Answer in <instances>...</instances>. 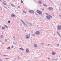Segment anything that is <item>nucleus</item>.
I'll return each mask as SVG.
<instances>
[{"mask_svg":"<svg viewBox=\"0 0 61 61\" xmlns=\"http://www.w3.org/2000/svg\"><path fill=\"white\" fill-rule=\"evenodd\" d=\"M50 17L51 18H52V17L50 15H49V16L48 15L46 16V18L48 20L50 19Z\"/></svg>","mask_w":61,"mask_h":61,"instance_id":"f257e3e1","label":"nucleus"},{"mask_svg":"<svg viewBox=\"0 0 61 61\" xmlns=\"http://www.w3.org/2000/svg\"><path fill=\"white\" fill-rule=\"evenodd\" d=\"M57 28L58 30H61V25H58Z\"/></svg>","mask_w":61,"mask_h":61,"instance_id":"f03ea898","label":"nucleus"},{"mask_svg":"<svg viewBox=\"0 0 61 61\" xmlns=\"http://www.w3.org/2000/svg\"><path fill=\"white\" fill-rule=\"evenodd\" d=\"M37 13H38V14H42V12L39 10H37Z\"/></svg>","mask_w":61,"mask_h":61,"instance_id":"7ed1b4c3","label":"nucleus"},{"mask_svg":"<svg viewBox=\"0 0 61 61\" xmlns=\"http://www.w3.org/2000/svg\"><path fill=\"white\" fill-rule=\"evenodd\" d=\"M36 35H39L40 34V32L39 31H37L36 32Z\"/></svg>","mask_w":61,"mask_h":61,"instance_id":"20e7f679","label":"nucleus"},{"mask_svg":"<svg viewBox=\"0 0 61 61\" xmlns=\"http://www.w3.org/2000/svg\"><path fill=\"white\" fill-rule=\"evenodd\" d=\"M29 12H30V13L33 14V13H34V11L32 10H30L29 11Z\"/></svg>","mask_w":61,"mask_h":61,"instance_id":"39448f33","label":"nucleus"},{"mask_svg":"<svg viewBox=\"0 0 61 61\" xmlns=\"http://www.w3.org/2000/svg\"><path fill=\"white\" fill-rule=\"evenodd\" d=\"M48 9L49 10H53V8L51 7H50V8H49Z\"/></svg>","mask_w":61,"mask_h":61,"instance_id":"423d86ee","label":"nucleus"},{"mask_svg":"<svg viewBox=\"0 0 61 61\" xmlns=\"http://www.w3.org/2000/svg\"><path fill=\"white\" fill-rule=\"evenodd\" d=\"M11 16L12 17H15V16L14 14H11Z\"/></svg>","mask_w":61,"mask_h":61,"instance_id":"0eeeda50","label":"nucleus"},{"mask_svg":"<svg viewBox=\"0 0 61 61\" xmlns=\"http://www.w3.org/2000/svg\"><path fill=\"white\" fill-rule=\"evenodd\" d=\"M52 54L53 55H55L56 54V53L55 52L52 51Z\"/></svg>","mask_w":61,"mask_h":61,"instance_id":"6e6552de","label":"nucleus"},{"mask_svg":"<svg viewBox=\"0 0 61 61\" xmlns=\"http://www.w3.org/2000/svg\"><path fill=\"white\" fill-rule=\"evenodd\" d=\"M26 52L27 53H28V52H29V51L27 49H26Z\"/></svg>","mask_w":61,"mask_h":61,"instance_id":"1a4fd4ad","label":"nucleus"},{"mask_svg":"<svg viewBox=\"0 0 61 61\" xmlns=\"http://www.w3.org/2000/svg\"><path fill=\"white\" fill-rule=\"evenodd\" d=\"M34 46L35 47H37V45L36 44H35Z\"/></svg>","mask_w":61,"mask_h":61,"instance_id":"9d476101","label":"nucleus"},{"mask_svg":"<svg viewBox=\"0 0 61 61\" xmlns=\"http://www.w3.org/2000/svg\"><path fill=\"white\" fill-rule=\"evenodd\" d=\"M26 38H27V39H28L29 38V37L28 36V35H26Z\"/></svg>","mask_w":61,"mask_h":61,"instance_id":"9b49d317","label":"nucleus"},{"mask_svg":"<svg viewBox=\"0 0 61 61\" xmlns=\"http://www.w3.org/2000/svg\"><path fill=\"white\" fill-rule=\"evenodd\" d=\"M20 50H22V51H24V49H23V48H20Z\"/></svg>","mask_w":61,"mask_h":61,"instance_id":"f8f14e48","label":"nucleus"},{"mask_svg":"<svg viewBox=\"0 0 61 61\" xmlns=\"http://www.w3.org/2000/svg\"><path fill=\"white\" fill-rule=\"evenodd\" d=\"M59 36H60V34L58 33V32H57L56 33Z\"/></svg>","mask_w":61,"mask_h":61,"instance_id":"ddd939ff","label":"nucleus"},{"mask_svg":"<svg viewBox=\"0 0 61 61\" xmlns=\"http://www.w3.org/2000/svg\"><path fill=\"white\" fill-rule=\"evenodd\" d=\"M41 2H42V1H39V4H41Z\"/></svg>","mask_w":61,"mask_h":61,"instance_id":"4468645a","label":"nucleus"},{"mask_svg":"<svg viewBox=\"0 0 61 61\" xmlns=\"http://www.w3.org/2000/svg\"><path fill=\"white\" fill-rule=\"evenodd\" d=\"M1 36V38H2L3 37V35H2L0 36Z\"/></svg>","mask_w":61,"mask_h":61,"instance_id":"2eb2a0df","label":"nucleus"},{"mask_svg":"<svg viewBox=\"0 0 61 61\" xmlns=\"http://www.w3.org/2000/svg\"><path fill=\"white\" fill-rule=\"evenodd\" d=\"M1 29H5V27H2L1 28Z\"/></svg>","mask_w":61,"mask_h":61,"instance_id":"dca6fc26","label":"nucleus"},{"mask_svg":"<svg viewBox=\"0 0 61 61\" xmlns=\"http://www.w3.org/2000/svg\"><path fill=\"white\" fill-rule=\"evenodd\" d=\"M21 3H23V1H22V0H21Z\"/></svg>","mask_w":61,"mask_h":61,"instance_id":"f3484780","label":"nucleus"},{"mask_svg":"<svg viewBox=\"0 0 61 61\" xmlns=\"http://www.w3.org/2000/svg\"><path fill=\"white\" fill-rule=\"evenodd\" d=\"M43 5L44 6H47V5H46V4H43Z\"/></svg>","mask_w":61,"mask_h":61,"instance_id":"a211bd4d","label":"nucleus"},{"mask_svg":"<svg viewBox=\"0 0 61 61\" xmlns=\"http://www.w3.org/2000/svg\"><path fill=\"white\" fill-rule=\"evenodd\" d=\"M23 12L24 13H25V14H26V12L25 11H23Z\"/></svg>","mask_w":61,"mask_h":61,"instance_id":"6ab92c4d","label":"nucleus"},{"mask_svg":"<svg viewBox=\"0 0 61 61\" xmlns=\"http://www.w3.org/2000/svg\"><path fill=\"white\" fill-rule=\"evenodd\" d=\"M4 26L6 27V28H8V27L6 25H5Z\"/></svg>","mask_w":61,"mask_h":61,"instance_id":"aec40b11","label":"nucleus"},{"mask_svg":"<svg viewBox=\"0 0 61 61\" xmlns=\"http://www.w3.org/2000/svg\"><path fill=\"white\" fill-rule=\"evenodd\" d=\"M45 14H46V15H49V14L48 13H45Z\"/></svg>","mask_w":61,"mask_h":61,"instance_id":"412c9836","label":"nucleus"},{"mask_svg":"<svg viewBox=\"0 0 61 61\" xmlns=\"http://www.w3.org/2000/svg\"><path fill=\"white\" fill-rule=\"evenodd\" d=\"M7 49H10V47H8L7 48Z\"/></svg>","mask_w":61,"mask_h":61,"instance_id":"4be33fe9","label":"nucleus"},{"mask_svg":"<svg viewBox=\"0 0 61 61\" xmlns=\"http://www.w3.org/2000/svg\"><path fill=\"white\" fill-rule=\"evenodd\" d=\"M23 24L25 25V22L24 21H23Z\"/></svg>","mask_w":61,"mask_h":61,"instance_id":"5701e85b","label":"nucleus"},{"mask_svg":"<svg viewBox=\"0 0 61 61\" xmlns=\"http://www.w3.org/2000/svg\"><path fill=\"white\" fill-rule=\"evenodd\" d=\"M5 41L6 42H7V40H6V39H5Z\"/></svg>","mask_w":61,"mask_h":61,"instance_id":"b1692460","label":"nucleus"},{"mask_svg":"<svg viewBox=\"0 0 61 61\" xmlns=\"http://www.w3.org/2000/svg\"><path fill=\"white\" fill-rule=\"evenodd\" d=\"M3 4L4 5H6V4H5V3H3Z\"/></svg>","mask_w":61,"mask_h":61,"instance_id":"393cba45","label":"nucleus"},{"mask_svg":"<svg viewBox=\"0 0 61 61\" xmlns=\"http://www.w3.org/2000/svg\"><path fill=\"white\" fill-rule=\"evenodd\" d=\"M50 45V44H49L48 45H47V46H49Z\"/></svg>","mask_w":61,"mask_h":61,"instance_id":"a878e982","label":"nucleus"},{"mask_svg":"<svg viewBox=\"0 0 61 61\" xmlns=\"http://www.w3.org/2000/svg\"><path fill=\"white\" fill-rule=\"evenodd\" d=\"M18 8H20V7L19 6H18Z\"/></svg>","mask_w":61,"mask_h":61,"instance_id":"bb28decb","label":"nucleus"},{"mask_svg":"<svg viewBox=\"0 0 61 61\" xmlns=\"http://www.w3.org/2000/svg\"><path fill=\"white\" fill-rule=\"evenodd\" d=\"M10 23V21H8V23L9 24Z\"/></svg>","mask_w":61,"mask_h":61,"instance_id":"cd10ccee","label":"nucleus"},{"mask_svg":"<svg viewBox=\"0 0 61 61\" xmlns=\"http://www.w3.org/2000/svg\"><path fill=\"white\" fill-rule=\"evenodd\" d=\"M29 37H30V34H29Z\"/></svg>","mask_w":61,"mask_h":61,"instance_id":"c85d7f7f","label":"nucleus"},{"mask_svg":"<svg viewBox=\"0 0 61 61\" xmlns=\"http://www.w3.org/2000/svg\"><path fill=\"white\" fill-rule=\"evenodd\" d=\"M2 45H4V43L3 42H2Z\"/></svg>","mask_w":61,"mask_h":61,"instance_id":"c756f323","label":"nucleus"},{"mask_svg":"<svg viewBox=\"0 0 61 61\" xmlns=\"http://www.w3.org/2000/svg\"><path fill=\"white\" fill-rule=\"evenodd\" d=\"M11 5H12V6H14V5L12 4H11Z\"/></svg>","mask_w":61,"mask_h":61,"instance_id":"7c9ffc66","label":"nucleus"},{"mask_svg":"<svg viewBox=\"0 0 61 61\" xmlns=\"http://www.w3.org/2000/svg\"><path fill=\"white\" fill-rule=\"evenodd\" d=\"M32 36H35V35L33 34V35H32Z\"/></svg>","mask_w":61,"mask_h":61,"instance_id":"2f4dec72","label":"nucleus"},{"mask_svg":"<svg viewBox=\"0 0 61 61\" xmlns=\"http://www.w3.org/2000/svg\"><path fill=\"white\" fill-rule=\"evenodd\" d=\"M4 56H6V55H4Z\"/></svg>","mask_w":61,"mask_h":61,"instance_id":"473e14b6","label":"nucleus"},{"mask_svg":"<svg viewBox=\"0 0 61 61\" xmlns=\"http://www.w3.org/2000/svg\"><path fill=\"white\" fill-rule=\"evenodd\" d=\"M9 59V58H7L5 59Z\"/></svg>","mask_w":61,"mask_h":61,"instance_id":"72a5a7b5","label":"nucleus"},{"mask_svg":"<svg viewBox=\"0 0 61 61\" xmlns=\"http://www.w3.org/2000/svg\"><path fill=\"white\" fill-rule=\"evenodd\" d=\"M13 37L14 38V39H15V37Z\"/></svg>","mask_w":61,"mask_h":61,"instance_id":"f704fd0d","label":"nucleus"},{"mask_svg":"<svg viewBox=\"0 0 61 61\" xmlns=\"http://www.w3.org/2000/svg\"><path fill=\"white\" fill-rule=\"evenodd\" d=\"M0 61H2V60H1V59H0Z\"/></svg>","mask_w":61,"mask_h":61,"instance_id":"c9c22d12","label":"nucleus"},{"mask_svg":"<svg viewBox=\"0 0 61 61\" xmlns=\"http://www.w3.org/2000/svg\"><path fill=\"white\" fill-rule=\"evenodd\" d=\"M59 44H58L57 45V46H59Z\"/></svg>","mask_w":61,"mask_h":61,"instance_id":"e433bc0d","label":"nucleus"},{"mask_svg":"<svg viewBox=\"0 0 61 61\" xmlns=\"http://www.w3.org/2000/svg\"><path fill=\"white\" fill-rule=\"evenodd\" d=\"M48 59H50V58H49Z\"/></svg>","mask_w":61,"mask_h":61,"instance_id":"4c0bfd02","label":"nucleus"},{"mask_svg":"<svg viewBox=\"0 0 61 61\" xmlns=\"http://www.w3.org/2000/svg\"><path fill=\"white\" fill-rule=\"evenodd\" d=\"M22 22H23V21L22 20Z\"/></svg>","mask_w":61,"mask_h":61,"instance_id":"58836bf2","label":"nucleus"},{"mask_svg":"<svg viewBox=\"0 0 61 61\" xmlns=\"http://www.w3.org/2000/svg\"><path fill=\"white\" fill-rule=\"evenodd\" d=\"M44 10V9H43V11Z\"/></svg>","mask_w":61,"mask_h":61,"instance_id":"ea45409f","label":"nucleus"},{"mask_svg":"<svg viewBox=\"0 0 61 61\" xmlns=\"http://www.w3.org/2000/svg\"><path fill=\"white\" fill-rule=\"evenodd\" d=\"M13 48V46H12V48Z\"/></svg>","mask_w":61,"mask_h":61,"instance_id":"a19ab883","label":"nucleus"},{"mask_svg":"<svg viewBox=\"0 0 61 61\" xmlns=\"http://www.w3.org/2000/svg\"><path fill=\"white\" fill-rule=\"evenodd\" d=\"M1 27V26L0 25V27Z\"/></svg>","mask_w":61,"mask_h":61,"instance_id":"79ce46f5","label":"nucleus"}]
</instances>
